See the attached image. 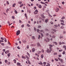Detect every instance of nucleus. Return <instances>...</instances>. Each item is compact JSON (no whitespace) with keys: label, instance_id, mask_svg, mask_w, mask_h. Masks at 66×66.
<instances>
[{"label":"nucleus","instance_id":"1","mask_svg":"<svg viewBox=\"0 0 66 66\" xmlns=\"http://www.w3.org/2000/svg\"><path fill=\"white\" fill-rule=\"evenodd\" d=\"M52 51V49H47V50L46 51V52L47 53H51V52Z\"/></svg>","mask_w":66,"mask_h":66},{"label":"nucleus","instance_id":"2","mask_svg":"<svg viewBox=\"0 0 66 66\" xmlns=\"http://www.w3.org/2000/svg\"><path fill=\"white\" fill-rule=\"evenodd\" d=\"M44 41H45L46 42H49L50 41V39L49 38H47L46 39H44Z\"/></svg>","mask_w":66,"mask_h":66},{"label":"nucleus","instance_id":"3","mask_svg":"<svg viewBox=\"0 0 66 66\" xmlns=\"http://www.w3.org/2000/svg\"><path fill=\"white\" fill-rule=\"evenodd\" d=\"M20 30H18L16 33V34L17 36H18L19 34H20Z\"/></svg>","mask_w":66,"mask_h":66},{"label":"nucleus","instance_id":"4","mask_svg":"<svg viewBox=\"0 0 66 66\" xmlns=\"http://www.w3.org/2000/svg\"><path fill=\"white\" fill-rule=\"evenodd\" d=\"M38 10L36 9L35 11L34 12V14H38Z\"/></svg>","mask_w":66,"mask_h":66},{"label":"nucleus","instance_id":"5","mask_svg":"<svg viewBox=\"0 0 66 66\" xmlns=\"http://www.w3.org/2000/svg\"><path fill=\"white\" fill-rule=\"evenodd\" d=\"M58 59L59 60V61H60L61 62V63H62V62H63V59H61L60 58H58Z\"/></svg>","mask_w":66,"mask_h":66},{"label":"nucleus","instance_id":"6","mask_svg":"<svg viewBox=\"0 0 66 66\" xmlns=\"http://www.w3.org/2000/svg\"><path fill=\"white\" fill-rule=\"evenodd\" d=\"M44 14H45L44 13H43L41 15V16L42 18H45V16H44Z\"/></svg>","mask_w":66,"mask_h":66},{"label":"nucleus","instance_id":"7","mask_svg":"<svg viewBox=\"0 0 66 66\" xmlns=\"http://www.w3.org/2000/svg\"><path fill=\"white\" fill-rule=\"evenodd\" d=\"M16 65L17 66H20L21 65V64L19 62H18L16 63Z\"/></svg>","mask_w":66,"mask_h":66},{"label":"nucleus","instance_id":"8","mask_svg":"<svg viewBox=\"0 0 66 66\" xmlns=\"http://www.w3.org/2000/svg\"><path fill=\"white\" fill-rule=\"evenodd\" d=\"M32 52H34L35 51V49L34 48H32Z\"/></svg>","mask_w":66,"mask_h":66},{"label":"nucleus","instance_id":"9","mask_svg":"<svg viewBox=\"0 0 66 66\" xmlns=\"http://www.w3.org/2000/svg\"><path fill=\"white\" fill-rule=\"evenodd\" d=\"M52 31H54L55 32H56V31H57V30L55 29H52Z\"/></svg>","mask_w":66,"mask_h":66},{"label":"nucleus","instance_id":"10","mask_svg":"<svg viewBox=\"0 0 66 66\" xmlns=\"http://www.w3.org/2000/svg\"><path fill=\"white\" fill-rule=\"evenodd\" d=\"M52 43L53 44H54L55 45H57V43L56 42H52Z\"/></svg>","mask_w":66,"mask_h":66},{"label":"nucleus","instance_id":"11","mask_svg":"<svg viewBox=\"0 0 66 66\" xmlns=\"http://www.w3.org/2000/svg\"><path fill=\"white\" fill-rule=\"evenodd\" d=\"M10 11V9L8 8L6 10V13H7L9 11Z\"/></svg>","mask_w":66,"mask_h":66},{"label":"nucleus","instance_id":"12","mask_svg":"<svg viewBox=\"0 0 66 66\" xmlns=\"http://www.w3.org/2000/svg\"><path fill=\"white\" fill-rule=\"evenodd\" d=\"M44 54H42L41 56V58H42V59H43V57H44Z\"/></svg>","mask_w":66,"mask_h":66},{"label":"nucleus","instance_id":"13","mask_svg":"<svg viewBox=\"0 0 66 66\" xmlns=\"http://www.w3.org/2000/svg\"><path fill=\"white\" fill-rule=\"evenodd\" d=\"M26 26H27L28 27H31V25H29L28 23H27L26 24Z\"/></svg>","mask_w":66,"mask_h":66},{"label":"nucleus","instance_id":"14","mask_svg":"<svg viewBox=\"0 0 66 66\" xmlns=\"http://www.w3.org/2000/svg\"><path fill=\"white\" fill-rule=\"evenodd\" d=\"M48 21V19H47L45 20V22L46 23H47Z\"/></svg>","mask_w":66,"mask_h":66},{"label":"nucleus","instance_id":"15","mask_svg":"<svg viewBox=\"0 0 66 66\" xmlns=\"http://www.w3.org/2000/svg\"><path fill=\"white\" fill-rule=\"evenodd\" d=\"M9 53V51L7 50L6 52H5V54H7V53Z\"/></svg>","mask_w":66,"mask_h":66},{"label":"nucleus","instance_id":"16","mask_svg":"<svg viewBox=\"0 0 66 66\" xmlns=\"http://www.w3.org/2000/svg\"><path fill=\"white\" fill-rule=\"evenodd\" d=\"M38 64L40 65H43V63L41 61H40V63H38Z\"/></svg>","mask_w":66,"mask_h":66},{"label":"nucleus","instance_id":"17","mask_svg":"<svg viewBox=\"0 0 66 66\" xmlns=\"http://www.w3.org/2000/svg\"><path fill=\"white\" fill-rule=\"evenodd\" d=\"M49 46L50 47L49 48L50 49H51V47H53L52 45L51 44L49 45Z\"/></svg>","mask_w":66,"mask_h":66},{"label":"nucleus","instance_id":"18","mask_svg":"<svg viewBox=\"0 0 66 66\" xmlns=\"http://www.w3.org/2000/svg\"><path fill=\"white\" fill-rule=\"evenodd\" d=\"M22 59H26V58L25 56H22Z\"/></svg>","mask_w":66,"mask_h":66},{"label":"nucleus","instance_id":"19","mask_svg":"<svg viewBox=\"0 0 66 66\" xmlns=\"http://www.w3.org/2000/svg\"><path fill=\"white\" fill-rule=\"evenodd\" d=\"M39 8V9H41V8H42V5H39V6H38Z\"/></svg>","mask_w":66,"mask_h":66},{"label":"nucleus","instance_id":"20","mask_svg":"<svg viewBox=\"0 0 66 66\" xmlns=\"http://www.w3.org/2000/svg\"><path fill=\"white\" fill-rule=\"evenodd\" d=\"M59 11V8H57L56 9V12H58Z\"/></svg>","mask_w":66,"mask_h":66},{"label":"nucleus","instance_id":"21","mask_svg":"<svg viewBox=\"0 0 66 66\" xmlns=\"http://www.w3.org/2000/svg\"><path fill=\"white\" fill-rule=\"evenodd\" d=\"M37 45L38 46H40V47H41L42 46L41 45H40V44L39 43H38L37 44Z\"/></svg>","mask_w":66,"mask_h":66},{"label":"nucleus","instance_id":"22","mask_svg":"<svg viewBox=\"0 0 66 66\" xmlns=\"http://www.w3.org/2000/svg\"><path fill=\"white\" fill-rule=\"evenodd\" d=\"M19 4H21L22 3V2H18Z\"/></svg>","mask_w":66,"mask_h":66},{"label":"nucleus","instance_id":"23","mask_svg":"<svg viewBox=\"0 0 66 66\" xmlns=\"http://www.w3.org/2000/svg\"><path fill=\"white\" fill-rule=\"evenodd\" d=\"M5 63L6 64H7L8 62V61L7 60H5Z\"/></svg>","mask_w":66,"mask_h":66},{"label":"nucleus","instance_id":"24","mask_svg":"<svg viewBox=\"0 0 66 66\" xmlns=\"http://www.w3.org/2000/svg\"><path fill=\"white\" fill-rule=\"evenodd\" d=\"M26 53H27V55H28L29 56V57H30V54H29V53H28V52H27Z\"/></svg>","mask_w":66,"mask_h":66},{"label":"nucleus","instance_id":"25","mask_svg":"<svg viewBox=\"0 0 66 66\" xmlns=\"http://www.w3.org/2000/svg\"><path fill=\"white\" fill-rule=\"evenodd\" d=\"M25 56L26 57V58H27L28 59H30L29 57L27 55H26Z\"/></svg>","mask_w":66,"mask_h":66},{"label":"nucleus","instance_id":"26","mask_svg":"<svg viewBox=\"0 0 66 66\" xmlns=\"http://www.w3.org/2000/svg\"><path fill=\"white\" fill-rule=\"evenodd\" d=\"M13 61L14 62V63H16V60L14 59L13 60Z\"/></svg>","mask_w":66,"mask_h":66},{"label":"nucleus","instance_id":"27","mask_svg":"<svg viewBox=\"0 0 66 66\" xmlns=\"http://www.w3.org/2000/svg\"><path fill=\"white\" fill-rule=\"evenodd\" d=\"M46 63L45 62H43V64L44 65H45V66H46Z\"/></svg>","mask_w":66,"mask_h":66},{"label":"nucleus","instance_id":"28","mask_svg":"<svg viewBox=\"0 0 66 66\" xmlns=\"http://www.w3.org/2000/svg\"><path fill=\"white\" fill-rule=\"evenodd\" d=\"M54 26L56 28H57L58 27V26L57 24L54 25Z\"/></svg>","mask_w":66,"mask_h":66},{"label":"nucleus","instance_id":"29","mask_svg":"<svg viewBox=\"0 0 66 66\" xmlns=\"http://www.w3.org/2000/svg\"><path fill=\"white\" fill-rule=\"evenodd\" d=\"M7 64V65H9L11 64V62H8Z\"/></svg>","mask_w":66,"mask_h":66},{"label":"nucleus","instance_id":"30","mask_svg":"<svg viewBox=\"0 0 66 66\" xmlns=\"http://www.w3.org/2000/svg\"><path fill=\"white\" fill-rule=\"evenodd\" d=\"M61 24L62 26H65V24L63 23H61Z\"/></svg>","mask_w":66,"mask_h":66},{"label":"nucleus","instance_id":"31","mask_svg":"<svg viewBox=\"0 0 66 66\" xmlns=\"http://www.w3.org/2000/svg\"><path fill=\"white\" fill-rule=\"evenodd\" d=\"M15 5H16V4L14 3V4H13V5H12V6L13 7H15Z\"/></svg>","mask_w":66,"mask_h":66},{"label":"nucleus","instance_id":"32","mask_svg":"<svg viewBox=\"0 0 66 66\" xmlns=\"http://www.w3.org/2000/svg\"><path fill=\"white\" fill-rule=\"evenodd\" d=\"M40 32H43V33H45V31H44L43 30H40Z\"/></svg>","mask_w":66,"mask_h":66},{"label":"nucleus","instance_id":"33","mask_svg":"<svg viewBox=\"0 0 66 66\" xmlns=\"http://www.w3.org/2000/svg\"><path fill=\"white\" fill-rule=\"evenodd\" d=\"M60 28L61 29H64V27L62 26L61 27H60Z\"/></svg>","mask_w":66,"mask_h":66},{"label":"nucleus","instance_id":"34","mask_svg":"<svg viewBox=\"0 0 66 66\" xmlns=\"http://www.w3.org/2000/svg\"><path fill=\"white\" fill-rule=\"evenodd\" d=\"M24 15L25 17L26 18H27V14L25 13L24 14Z\"/></svg>","mask_w":66,"mask_h":66},{"label":"nucleus","instance_id":"35","mask_svg":"<svg viewBox=\"0 0 66 66\" xmlns=\"http://www.w3.org/2000/svg\"><path fill=\"white\" fill-rule=\"evenodd\" d=\"M27 12H29V13H31V11L30 10H29V11H27Z\"/></svg>","mask_w":66,"mask_h":66},{"label":"nucleus","instance_id":"36","mask_svg":"<svg viewBox=\"0 0 66 66\" xmlns=\"http://www.w3.org/2000/svg\"><path fill=\"white\" fill-rule=\"evenodd\" d=\"M11 54L10 53H9L7 55L9 56V57H10V55Z\"/></svg>","mask_w":66,"mask_h":66},{"label":"nucleus","instance_id":"37","mask_svg":"<svg viewBox=\"0 0 66 66\" xmlns=\"http://www.w3.org/2000/svg\"><path fill=\"white\" fill-rule=\"evenodd\" d=\"M65 17L63 16L61 18V19L63 20V19H65Z\"/></svg>","mask_w":66,"mask_h":66},{"label":"nucleus","instance_id":"38","mask_svg":"<svg viewBox=\"0 0 66 66\" xmlns=\"http://www.w3.org/2000/svg\"><path fill=\"white\" fill-rule=\"evenodd\" d=\"M4 42V41H3V40H0V44H1L2 42Z\"/></svg>","mask_w":66,"mask_h":66},{"label":"nucleus","instance_id":"39","mask_svg":"<svg viewBox=\"0 0 66 66\" xmlns=\"http://www.w3.org/2000/svg\"><path fill=\"white\" fill-rule=\"evenodd\" d=\"M38 53L39 54H40V53H41V51H38Z\"/></svg>","mask_w":66,"mask_h":66},{"label":"nucleus","instance_id":"40","mask_svg":"<svg viewBox=\"0 0 66 66\" xmlns=\"http://www.w3.org/2000/svg\"><path fill=\"white\" fill-rule=\"evenodd\" d=\"M22 6H23V4H22L20 6V7H22Z\"/></svg>","mask_w":66,"mask_h":66},{"label":"nucleus","instance_id":"41","mask_svg":"<svg viewBox=\"0 0 66 66\" xmlns=\"http://www.w3.org/2000/svg\"><path fill=\"white\" fill-rule=\"evenodd\" d=\"M32 39H35V37L34 36H32Z\"/></svg>","mask_w":66,"mask_h":66},{"label":"nucleus","instance_id":"42","mask_svg":"<svg viewBox=\"0 0 66 66\" xmlns=\"http://www.w3.org/2000/svg\"><path fill=\"white\" fill-rule=\"evenodd\" d=\"M19 23H22V21H21V20H19Z\"/></svg>","mask_w":66,"mask_h":66},{"label":"nucleus","instance_id":"43","mask_svg":"<svg viewBox=\"0 0 66 66\" xmlns=\"http://www.w3.org/2000/svg\"><path fill=\"white\" fill-rule=\"evenodd\" d=\"M14 12L15 13V14H17V11H16V10H15L14 11Z\"/></svg>","mask_w":66,"mask_h":66},{"label":"nucleus","instance_id":"44","mask_svg":"<svg viewBox=\"0 0 66 66\" xmlns=\"http://www.w3.org/2000/svg\"><path fill=\"white\" fill-rule=\"evenodd\" d=\"M48 16L50 17H52V16H51L50 14H48Z\"/></svg>","mask_w":66,"mask_h":66},{"label":"nucleus","instance_id":"45","mask_svg":"<svg viewBox=\"0 0 66 66\" xmlns=\"http://www.w3.org/2000/svg\"><path fill=\"white\" fill-rule=\"evenodd\" d=\"M42 52V53H44V50L43 49H42L41 50Z\"/></svg>","mask_w":66,"mask_h":66},{"label":"nucleus","instance_id":"46","mask_svg":"<svg viewBox=\"0 0 66 66\" xmlns=\"http://www.w3.org/2000/svg\"><path fill=\"white\" fill-rule=\"evenodd\" d=\"M45 31H49V30L48 29H45Z\"/></svg>","mask_w":66,"mask_h":66},{"label":"nucleus","instance_id":"47","mask_svg":"<svg viewBox=\"0 0 66 66\" xmlns=\"http://www.w3.org/2000/svg\"><path fill=\"white\" fill-rule=\"evenodd\" d=\"M4 41L5 42H7V40H6V38H5Z\"/></svg>","mask_w":66,"mask_h":66},{"label":"nucleus","instance_id":"48","mask_svg":"<svg viewBox=\"0 0 66 66\" xmlns=\"http://www.w3.org/2000/svg\"><path fill=\"white\" fill-rule=\"evenodd\" d=\"M40 3H42V4H45V3H44V2H40Z\"/></svg>","mask_w":66,"mask_h":66},{"label":"nucleus","instance_id":"49","mask_svg":"<svg viewBox=\"0 0 66 66\" xmlns=\"http://www.w3.org/2000/svg\"><path fill=\"white\" fill-rule=\"evenodd\" d=\"M62 22H63V23H64V21L63 20H60Z\"/></svg>","mask_w":66,"mask_h":66},{"label":"nucleus","instance_id":"50","mask_svg":"<svg viewBox=\"0 0 66 66\" xmlns=\"http://www.w3.org/2000/svg\"><path fill=\"white\" fill-rule=\"evenodd\" d=\"M27 49H29V45H28L27 46Z\"/></svg>","mask_w":66,"mask_h":66},{"label":"nucleus","instance_id":"51","mask_svg":"<svg viewBox=\"0 0 66 66\" xmlns=\"http://www.w3.org/2000/svg\"><path fill=\"white\" fill-rule=\"evenodd\" d=\"M11 18L13 19H15V18L13 16H12Z\"/></svg>","mask_w":66,"mask_h":66},{"label":"nucleus","instance_id":"52","mask_svg":"<svg viewBox=\"0 0 66 66\" xmlns=\"http://www.w3.org/2000/svg\"><path fill=\"white\" fill-rule=\"evenodd\" d=\"M63 36H60L59 37V38L61 39V38H63Z\"/></svg>","mask_w":66,"mask_h":66},{"label":"nucleus","instance_id":"53","mask_svg":"<svg viewBox=\"0 0 66 66\" xmlns=\"http://www.w3.org/2000/svg\"><path fill=\"white\" fill-rule=\"evenodd\" d=\"M34 30L35 31H36V28L35 27L34 28Z\"/></svg>","mask_w":66,"mask_h":66},{"label":"nucleus","instance_id":"54","mask_svg":"<svg viewBox=\"0 0 66 66\" xmlns=\"http://www.w3.org/2000/svg\"><path fill=\"white\" fill-rule=\"evenodd\" d=\"M23 43H26V40H23Z\"/></svg>","mask_w":66,"mask_h":66},{"label":"nucleus","instance_id":"55","mask_svg":"<svg viewBox=\"0 0 66 66\" xmlns=\"http://www.w3.org/2000/svg\"><path fill=\"white\" fill-rule=\"evenodd\" d=\"M47 65H48V66H50V64L48 63H47Z\"/></svg>","mask_w":66,"mask_h":66},{"label":"nucleus","instance_id":"56","mask_svg":"<svg viewBox=\"0 0 66 66\" xmlns=\"http://www.w3.org/2000/svg\"><path fill=\"white\" fill-rule=\"evenodd\" d=\"M17 48L18 49H20V47H19V46H18Z\"/></svg>","mask_w":66,"mask_h":66},{"label":"nucleus","instance_id":"57","mask_svg":"<svg viewBox=\"0 0 66 66\" xmlns=\"http://www.w3.org/2000/svg\"><path fill=\"white\" fill-rule=\"evenodd\" d=\"M55 60L56 61H59V60H58V59H55Z\"/></svg>","mask_w":66,"mask_h":66},{"label":"nucleus","instance_id":"58","mask_svg":"<svg viewBox=\"0 0 66 66\" xmlns=\"http://www.w3.org/2000/svg\"><path fill=\"white\" fill-rule=\"evenodd\" d=\"M21 27H22V28H23V27H24V25L22 24V25L21 26Z\"/></svg>","mask_w":66,"mask_h":66},{"label":"nucleus","instance_id":"59","mask_svg":"<svg viewBox=\"0 0 66 66\" xmlns=\"http://www.w3.org/2000/svg\"><path fill=\"white\" fill-rule=\"evenodd\" d=\"M1 39L2 40H4V38L3 37H1Z\"/></svg>","mask_w":66,"mask_h":66},{"label":"nucleus","instance_id":"60","mask_svg":"<svg viewBox=\"0 0 66 66\" xmlns=\"http://www.w3.org/2000/svg\"><path fill=\"white\" fill-rule=\"evenodd\" d=\"M55 36H53L52 37V38H55Z\"/></svg>","mask_w":66,"mask_h":66},{"label":"nucleus","instance_id":"61","mask_svg":"<svg viewBox=\"0 0 66 66\" xmlns=\"http://www.w3.org/2000/svg\"><path fill=\"white\" fill-rule=\"evenodd\" d=\"M6 3L7 4H8H8H9V2L8 1H7L6 2Z\"/></svg>","mask_w":66,"mask_h":66},{"label":"nucleus","instance_id":"62","mask_svg":"<svg viewBox=\"0 0 66 66\" xmlns=\"http://www.w3.org/2000/svg\"><path fill=\"white\" fill-rule=\"evenodd\" d=\"M59 52H61V51H63V50H59Z\"/></svg>","mask_w":66,"mask_h":66},{"label":"nucleus","instance_id":"63","mask_svg":"<svg viewBox=\"0 0 66 66\" xmlns=\"http://www.w3.org/2000/svg\"><path fill=\"white\" fill-rule=\"evenodd\" d=\"M58 56H59V57H61L62 56H61V55L60 54Z\"/></svg>","mask_w":66,"mask_h":66},{"label":"nucleus","instance_id":"64","mask_svg":"<svg viewBox=\"0 0 66 66\" xmlns=\"http://www.w3.org/2000/svg\"><path fill=\"white\" fill-rule=\"evenodd\" d=\"M3 52H5V49H3Z\"/></svg>","mask_w":66,"mask_h":66}]
</instances>
